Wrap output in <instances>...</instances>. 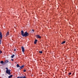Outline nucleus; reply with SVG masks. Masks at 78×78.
<instances>
[{
	"label": "nucleus",
	"instance_id": "f03ea898",
	"mask_svg": "<svg viewBox=\"0 0 78 78\" xmlns=\"http://www.w3.org/2000/svg\"><path fill=\"white\" fill-rule=\"evenodd\" d=\"M5 69H6V73L8 74V75H11V72L10 71V69H8V68L7 67Z\"/></svg>",
	"mask_w": 78,
	"mask_h": 78
},
{
	"label": "nucleus",
	"instance_id": "7ed1b4c3",
	"mask_svg": "<svg viewBox=\"0 0 78 78\" xmlns=\"http://www.w3.org/2000/svg\"><path fill=\"white\" fill-rule=\"evenodd\" d=\"M21 48L23 52H25V48H24V47H23V46H22L21 47Z\"/></svg>",
	"mask_w": 78,
	"mask_h": 78
},
{
	"label": "nucleus",
	"instance_id": "6e6552de",
	"mask_svg": "<svg viewBox=\"0 0 78 78\" xmlns=\"http://www.w3.org/2000/svg\"><path fill=\"white\" fill-rule=\"evenodd\" d=\"M37 39H36L34 41V44H36V43H37Z\"/></svg>",
	"mask_w": 78,
	"mask_h": 78
},
{
	"label": "nucleus",
	"instance_id": "5701e85b",
	"mask_svg": "<svg viewBox=\"0 0 78 78\" xmlns=\"http://www.w3.org/2000/svg\"><path fill=\"white\" fill-rule=\"evenodd\" d=\"M16 49H15L14 50V51H16Z\"/></svg>",
	"mask_w": 78,
	"mask_h": 78
},
{
	"label": "nucleus",
	"instance_id": "aec40b11",
	"mask_svg": "<svg viewBox=\"0 0 78 78\" xmlns=\"http://www.w3.org/2000/svg\"><path fill=\"white\" fill-rule=\"evenodd\" d=\"M2 42V41H1V39H0V44H1V42Z\"/></svg>",
	"mask_w": 78,
	"mask_h": 78
},
{
	"label": "nucleus",
	"instance_id": "dca6fc26",
	"mask_svg": "<svg viewBox=\"0 0 78 78\" xmlns=\"http://www.w3.org/2000/svg\"><path fill=\"white\" fill-rule=\"evenodd\" d=\"M39 53H41V54H42V51H39Z\"/></svg>",
	"mask_w": 78,
	"mask_h": 78
},
{
	"label": "nucleus",
	"instance_id": "f8f14e48",
	"mask_svg": "<svg viewBox=\"0 0 78 78\" xmlns=\"http://www.w3.org/2000/svg\"><path fill=\"white\" fill-rule=\"evenodd\" d=\"M16 67H20V66H19V64H17L16 65Z\"/></svg>",
	"mask_w": 78,
	"mask_h": 78
},
{
	"label": "nucleus",
	"instance_id": "0eeeda50",
	"mask_svg": "<svg viewBox=\"0 0 78 78\" xmlns=\"http://www.w3.org/2000/svg\"><path fill=\"white\" fill-rule=\"evenodd\" d=\"M0 38L1 39H2V34L1 32H0Z\"/></svg>",
	"mask_w": 78,
	"mask_h": 78
},
{
	"label": "nucleus",
	"instance_id": "6ab92c4d",
	"mask_svg": "<svg viewBox=\"0 0 78 78\" xmlns=\"http://www.w3.org/2000/svg\"><path fill=\"white\" fill-rule=\"evenodd\" d=\"M24 72H26V70L25 69H24L23 70Z\"/></svg>",
	"mask_w": 78,
	"mask_h": 78
},
{
	"label": "nucleus",
	"instance_id": "1a4fd4ad",
	"mask_svg": "<svg viewBox=\"0 0 78 78\" xmlns=\"http://www.w3.org/2000/svg\"><path fill=\"white\" fill-rule=\"evenodd\" d=\"M9 62V61L8 60H6L5 61V62H4V64H6V63H8Z\"/></svg>",
	"mask_w": 78,
	"mask_h": 78
},
{
	"label": "nucleus",
	"instance_id": "20e7f679",
	"mask_svg": "<svg viewBox=\"0 0 78 78\" xmlns=\"http://www.w3.org/2000/svg\"><path fill=\"white\" fill-rule=\"evenodd\" d=\"M36 36L37 38H39V39H41V37L39 35H37Z\"/></svg>",
	"mask_w": 78,
	"mask_h": 78
},
{
	"label": "nucleus",
	"instance_id": "ddd939ff",
	"mask_svg": "<svg viewBox=\"0 0 78 78\" xmlns=\"http://www.w3.org/2000/svg\"><path fill=\"white\" fill-rule=\"evenodd\" d=\"M65 43H66V41H64L63 42H62V43H61V44H65Z\"/></svg>",
	"mask_w": 78,
	"mask_h": 78
},
{
	"label": "nucleus",
	"instance_id": "f3484780",
	"mask_svg": "<svg viewBox=\"0 0 78 78\" xmlns=\"http://www.w3.org/2000/svg\"><path fill=\"white\" fill-rule=\"evenodd\" d=\"M1 53H2V51L1 50H0V54H1Z\"/></svg>",
	"mask_w": 78,
	"mask_h": 78
},
{
	"label": "nucleus",
	"instance_id": "4be33fe9",
	"mask_svg": "<svg viewBox=\"0 0 78 78\" xmlns=\"http://www.w3.org/2000/svg\"><path fill=\"white\" fill-rule=\"evenodd\" d=\"M11 60L12 61H14V59H11Z\"/></svg>",
	"mask_w": 78,
	"mask_h": 78
},
{
	"label": "nucleus",
	"instance_id": "412c9836",
	"mask_svg": "<svg viewBox=\"0 0 78 78\" xmlns=\"http://www.w3.org/2000/svg\"><path fill=\"white\" fill-rule=\"evenodd\" d=\"M32 31H33V32H34V30H32Z\"/></svg>",
	"mask_w": 78,
	"mask_h": 78
},
{
	"label": "nucleus",
	"instance_id": "9b49d317",
	"mask_svg": "<svg viewBox=\"0 0 78 78\" xmlns=\"http://www.w3.org/2000/svg\"><path fill=\"white\" fill-rule=\"evenodd\" d=\"M20 78H27L26 76H24L23 77L20 76Z\"/></svg>",
	"mask_w": 78,
	"mask_h": 78
},
{
	"label": "nucleus",
	"instance_id": "39448f33",
	"mask_svg": "<svg viewBox=\"0 0 78 78\" xmlns=\"http://www.w3.org/2000/svg\"><path fill=\"white\" fill-rule=\"evenodd\" d=\"M24 67V65H23L22 66H21L19 68V69L20 70L21 69H23Z\"/></svg>",
	"mask_w": 78,
	"mask_h": 78
},
{
	"label": "nucleus",
	"instance_id": "f257e3e1",
	"mask_svg": "<svg viewBox=\"0 0 78 78\" xmlns=\"http://www.w3.org/2000/svg\"><path fill=\"white\" fill-rule=\"evenodd\" d=\"M21 35H22L23 37H27V36H29V34L26 31L24 33V32H23V30H21Z\"/></svg>",
	"mask_w": 78,
	"mask_h": 78
},
{
	"label": "nucleus",
	"instance_id": "4468645a",
	"mask_svg": "<svg viewBox=\"0 0 78 78\" xmlns=\"http://www.w3.org/2000/svg\"><path fill=\"white\" fill-rule=\"evenodd\" d=\"M15 56V55H12V56H11V58H14V56Z\"/></svg>",
	"mask_w": 78,
	"mask_h": 78
},
{
	"label": "nucleus",
	"instance_id": "2eb2a0df",
	"mask_svg": "<svg viewBox=\"0 0 78 78\" xmlns=\"http://www.w3.org/2000/svg\"><path fill=\"white\" fill-rule=\"evenodd\" d=\"M0 63H1V64H3V61H2L0 62Z\"/></svg>",
	"mask_w": 78,
	"mask_h": 78
},
{
	"label": "nucleus",
	"instance_id": "a211bd4d",
	"mask_svg": "<svg viewBox=\"0 0 78 78\" xmlns=\"http://www.w3.org/2000/svg\"><path fill=\"white\" fill-rule=\"evenodd\" d=\"M71 74H72V73H68V74L69 75H71Z\"/></svg>",
	"mask_w": 78,
	"mask_h": 78
},
{
	"label": "nucleus",
	"instance_id": "9d476101",
	"mask_svg": "<svg viewBox=\"0 0 78 78\" xmlns=\"http://www.w3.org/2000/svg\"><path fill=\"white\" fill-rule=\"evenodd\" d=\"M12 76H13L12 75H11L10 76H8V78H11L12 77Z\"/></svg>",
	"mask_w": 78,
	"mask_h": 78
},
{
	"label": "nucleus",
	"instance_id": "423d86ee",
	"mask_svg": "<svg viewBox=\"0 0 78 78\" xmlns=\"http://www.w3.org/2000/svg\"><path fill=\"white\" fill-rule=\"evenodd\" d=\"M9 32L8 31L6 34L5 37L8 36H9Z\"/></svg>",
	"mask_w": 78,
	"mask_h": 78
}]
</instances>
